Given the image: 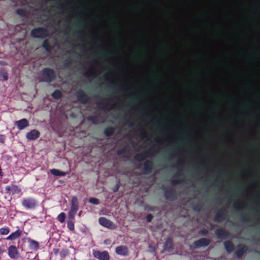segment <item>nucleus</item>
Listing matches in <instances>:
<instances>
[{
  "mask_svg": "<svg viewBox=\"0 0 260 260\" xmlns=\"http://www.w3.org/2000/svg\"><path fill=\"white\" fill-rule=\"evenodd\" d=\"M99 222L101 225L111 230H114L116 228V225L114 223L105 217H100Z\"/></svg>",
  "mask_w": 260,
  "mask_h": 260,
  "instance_id": "obj_1",
  "label": "nucleus"
},
{
  "mask_svg": "<svg viewBox=\"0 0 260 260\" xmlns=\"http://www.w3.org/2000/svg\"><path fill=\"white\" fill-rule=\"evenodd\" d=\"M22 204L26 209H32L36 207L37 202L32 198H27L23 200Z\"/></svg>",
  "mask_w": 260,
  "mask_h": 260,
  "instance_id": "obj_2",
  "label": "nucleus"
},
{
  "mask_svg": "<svg viewBox=\"0 0 260 260\" xmlns=\"http://www.w3.org/2000/svg\"><path fill=\"white\" fill-rule=\"evenodd\" d=\"M93 256L100 260H109L110 256L107 251H93Z\"/></svg>",
  "mask_w": 260,
  "mask_h": 260,
  "instance_id": "obj_3",
  "label": "nucleus"
},
{
  "mask_svg": "<svg viewBox=\"0 0 260 260\" xmlns=\"http://www.w3.org/2000/svg\"><path fill=\"white\" fill-rule=\"evenodd\" d=\"M8 253L9 256L13 259L17 258L19 257V253L15 246L11 245L8 249Z\"/></svg>",
  "mask_w": 260,
  "mask_h": 260,
  "instance_id": "obj_4",
  "label": "nucleus"
},
{
  "mask_svg": "<svg viewBox=\"0 0 260 260\" xmlns=\"http://www.w3.org/2000/svg\"><path fill=\"white\" fill-rule=\"evenodd\" d=\"M31 35L35 38H43L46 36L47 32L44 28H39L32 30L31 31Z\"/></svg>",
  "mask_w": 260,
  "mask_h": 260,
  "instance_id": "obj_5",
  "label": "nucleus"
},
{
  "mask_svg": "<svg viewBox=\"0 0 260 260\" xmlns=\"http://www.w3.org/2000/svg\"><path fill=\"white\" fill-rule=\"evenodd\" d=\"M40 136V133L36 129H33L27 133L26 135V138L29 140H35Z\"/></svg>",
  "mask_w": 260,
  "mask_h": 260,
  "instance_id": "obj_6",
  "label": "nucleus"
},
{
  "mask_svg": "<svg viewBox=\"0 0 260 260\" xmlns=\"http://www.w3.org/2000/svg\"><path fill=\"white\" fill-rule=\"evenodd\" d=\"M15 124L19 129H23L28 126V122L26 119H22L16 121Z\"/></svg>",
  "mask_w": 260,
  "mask_h": 260,
  "instance_id": "obj_7",
  "label": "nucleus"
},
{
  "mask_svg": "<svg viewBox=\"0 0 260 260\" xmlns=\"http://www.w3.org/2000/svg\"><path fill=\"white\" fill-rule=\"evenodd\" d=\"M116 253L117 254L121 255H125L128 253V250L125 246H119L116 247L115 250Z\"/></svg>",
  "mask_w": 260,
  "mask_h": 260,
  "instance_id": "obj_8",
  "label": "nucleus"
},
{
  "mask_svg": "<svg viewBox=\"0 0 260 260\" xmlns=\"http://www.w3.org/2000/svg\"><path fill=\"white\" fill-rule=\"evenodd\" d=\"M6 189L10 193H15L16 192H20L21 189L18 187L17 185H12L10 186H8L6 187Z\"/></svg>",
  "mask_w": 260,
  "mask_h": 260,
  "instance_id": "obj_9",
  "label": "nucleus"
},
{
  "mask_svg": "<svg viewBox=\"0 0 260 260\" xmlns=\"http://www.w3.org/2000/svg\"><path fill=\"white\" fill-rule=\"evenodd\" d=\"M78 209L77 205L72 206L69 212V217L70 218H73L75 216Z\"/></svg>",
  "mask_w": 260,
  "mask_h": 260,
  "instance_id": "obj_10",
  "label": "nucleus"
},
{
  "mask_svg": "<svg viewBox=\"0 0 260 260\" xmlns=\"http://www.w3.org/2000/svg\"><path fill=\"white\" fill-rule=\"evenodd\" d=\"M21 234V232L20 230H17L16 232L10 234L7 238V240H14L17 238L19 237Z\"/></svg>",
  "mask_w": 260,
  "mask_h": 260,
  "instance_id": "obj_11",
  "label": "nucleus"
},
{
  "mask_svg": "<svg viewBox=\"0 0 260 260\" xmlns=\"http://www.w3.org/2000/svg\"><path fill=\"white\" fill-rule=\"evenodd\" d=\"M209 244V241L206 239H201L198 241L196 242L195 245L197 247H201L203 246L207 245Z\"/></svg>",
  "mask_w": 260,
  "mask_h": 260,
  "instance_id": "obj_12",
  "label": "nucleus"
},
{
  "mask_svg": "<svg viewBox=\"0 0 260 260\" xmlns=\"http://www.w3.org/2000/svg\"><path fill=\"white\" fill-rule=\"evenodd\" d=\"M50 172L54 176H64L66 175V173L59 171V170L53 169L50 170Z\"/></svg>",
  "mask_w": 260,
  "mask_h": 260,
  "instance_id": "obj_13",
  "label": "nucleus"
},
{
  "mask_svg": "<svg viewBox=\"0 0 260 260\" xmlns=\"http://www.w3.org/2000/svg\"><path fill=\"white\" fill-rule=\"evenodd\" d=\"M30 246L31 248L37 249L39 248V243L35 240H31L30 241Z\"/></svg>",
  "mask_w": 260,
  "mask_h": 260,
  "instance_id": "obj_14",
  "label": "nucleus"
},
{
  "mask_svg": "<svg viewBox=\"0 0 260 260\" xmlns=\"http://www.w3.org/2000/svg\"><path fill=\"white\" fill-rule=\"evenodd\" d=\"M66 214L64 212H61L57 216V219L61 223L63 222L66 219Z\"/></svg>",
  "mask_w": 260,
  "mask_h": 260,
  "instance_id": "obj_15",
  "label": "nucleus"
},
{
  "mask_svg": "<svg viewBox=\"0 0 260 260\" xmlns=\"http://www.w3.org/2000/svg\"><path fill=\"white\" fill-rule=\"evenodd\" d=\"M10 232V229L9 228H3L0 229V234L1 235H7L9 234Z\"/></svg>",
  "mask_w": 260,
  "mask_h": 260,
  "instance_id": "obj_16",
  "label": "nucleus"
},
{
  "mask_svg": "<svg viewBox=\"0 0 260 260\" xmlns=\"http://www.w3.org/2000/svg\"><path fill=\"white\" fill-rule=\"evenodd\" d=\"M224 245L225 248L228 251H231L234 249L233 245L230 242H226L224 244Z\"/></svg>",
  "mask_w": 260,
  "mask_h": 260,
  "instance_id": "obj_17",
  "label": "nucleus"
},
{
  "mask_svg": "<svg viewBox=\"0 0 260 260\" xmlns=\"http://www.w3.org/2000/svg\"><path fill=\"white\" fill-rule=\"evenodd\" d=\"M67 226L70 230L72 231L74 230V223L72 221H69L67 223Z\"/></svg>",
  "mask_w": 260,
  "mask_h": 260,
  "instance_id": "obj_18",
  "label": "nucleus"
},
{
  "mask_svg": "<svg viewBox=\"0 0 260 260\" xmlns=\"http://www.w3.org/2000/svg\"><path fill=\"white\" fill-rule=\"evenodd\" d=\"M69 254V251L67 249H63L60 252L61 258H63Z\"/></svg>",
  "mask_w": 260,
  "mask_h": 260,
  "instance_id": "obj_19",
  "label": "nucleus"
},
{
  "mask_svg": "<svg viewBox=\"0 0 260 260\" xmlns=\"http://www.w3.org/2000/svg\"><path fill=\"white\" fill-rule=\"evenodd\" d=\"M52 95L54 98L58 99L61 95V92L59 90H56L52 94Z\"/></svg>",
  "mask_w": 260,
  "mask_h": 260,
  "instance_id": "obj_20",
  "label": "nucleus"
},
{
  "mask_svg": "<svg viewBox=\"0 0 260 260\" xmlns=\"http://www.w3.org/2000/svg\"><path fill=\"white\" fill-rule=\"evenodd\" d=\"M89 202L93 204L97 205L99 204V200L95 198H91L89 200Z\"/></svg>",
  "mask_w": 260,
  "mask_h": 260,
  "instance_id": "obj_21",
  "label": "nucleus"
},
{
  "mask_svg": "<svg viewBox=\"0 0 260 260\" xmlns=\"http://www.w3.org/2000/svg\"><path fill=\"white\" fill-rule=\"evenodd\" d=\"M72 206H73L74 205H78V199L76 197H74L72 198Z\"/></svg>",
  "mask_w": 260,
  "mask_h": 260,
  "instance_id": "obj_22",
  "label": "nucleus"
},
{
  "mask_svg": "<svg viewBox=\"0 0 260 260\" xmlns=\"http://www.w3.org/2000/svg\"><path fill=\"white\" fill-rule=\"evenodd\" d=\"M5 137L4 135H0V142L1 143H3L4 142V140H5Z\"/></svg>",
  "mask_w": 260,
  "mask_h": 260,
  "instance_id": "obj_23",
  "label": "nucleus"
},
{
  "mask_svg": "<svg viewBox=\"0 0 260 260\" xmlns=\"http://www.w3.org/2000/svg\"><path fill=\"white\" fill-rule=\"evenodd\" d=\"M152 218V216L151 214H149L147 216V219L148 222H150Z\"/></svg>",
  "mask_w": 260,
  "mask_h": 260,
  "instance_id": "obj_24",
  "label": "nucleus"
},
{
  "mask_svg": "<svg viewBox=\"0 0 260 260\" xmlns=\"http://www.w3.org/2000/svg\"><path fill=\"white\" fill-rule=\"evenodd\" d=\"M53 252L55 254L57 255L59 253V250L58 249H53Z\"/></svg>",
  "mask_w": 260,
  "mask_h": 260,
  "instance_id": "obj_25",
  "label": "nucleus"
},
{
  "mask_svg": "<svg viewBox=\"0 0 260 260\" xmlns=\"http://www.w3.org/2000/svg\"><path fill=\"white\" fill-rule=\"evenodd\" d=\"M3 78L4 79V80H7V79H8V77H7V75L6 73H4L3 75Z\"/></svg>",
  "mask_w": 260,
  "mask_h": 260,
  "instance_id": "obj_26",
  "label": "nucleus"
},
{
  "mask_svg": "<svg viewBox=\"0 0 260 260\" xmlns=\"http://www.w3.org/2000/svg\"><path fill=\"white\" fill-rule=\"evenodd\" d=\"M44 72L45 73H47V72L51 73H52V71H51V70H47V69L45 70L44 71Z\"/></svg>",
  "mask_w": 260,
  "mask_h": 260,
  "instance_id": "obj_27",
  "label": "nucleus"
},
{
  "mask_svg": "<svg viewBox=\"0 0 260 260\" xmlns=\"http://www.w3.org/2000/svg\"><path fill=\"white\" fill-rule=\"evenodd\" d=\"M3 252H4V250L3 249V248L1 247H0V254H1Z\"/></svg>",
  "mask_w": 260,
  "mask_h": 260,
  "instance_id": "obj_28",
  "label": "nucleus"
},
{
  "mask_svg": "<svg viewBox=\"0 0 260 260\" xmlns=\"http://www.w3.org/2000/svg\"><path fill=\"white\" fill-rule=\"evenodd\" d=\"M105 243H108V241H107V240H105Z\"/></svg>",
  "mask_w": 260,
  "mask_h": 260,
  "instance_id": "obj_29",
  "label": "nucleus"
},
{
  "mask_svg": "<svg viewBox=\"0 0 260 260\" xmlns=\"http://www.w3.org/2000/svg\"><path fill=\"white\" fill-rule=\"evenodd\" d=\"M80 215H81V212H80V213H79V216H80Z\"/></svg>",
  "mask_w": 260,
  "mask_h": 260,
  "instance_id": "obj_30",
  "label": "nucleus"
}]
</instances>
